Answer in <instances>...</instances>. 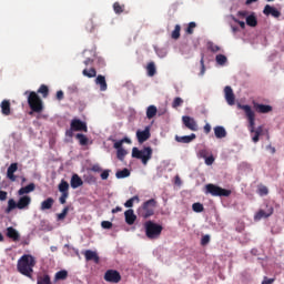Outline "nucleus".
Instances as JSON below:
<instances>
[{
	"mask_svg": "<svg viewBox=\"0 0 284 284\" xmlns=\"http://www.w3.org/2000/svg\"><path fill=\"white\" fill-rule=\"evenodd\" d=\"M239 108H240V110H243L246 114V118L248 120V132H251V134H254L252 136L253 143H258V141L261 139V134H263V128L258 126L255 130L254 125H255V121H256V114L252 110V106H250L248 104H239Z\"/></svg>",
	"mask_w": 284,
	"mask_h": 284,
	"instance_id": "nucleus-1",
	"label": "nucleus"
},
{
	"mask_svg": "<svg viewBox=\"0 0 284 284\" xmlns=\"http://www.w3.org/2000/svg\"><path fill=\"white\" fill-rule=\"evenodd\" d=\"M34 265H37V262L32 255H22L18 261V272L28 278H32Z\"/></svg>",
	"mask_w": 284,
	"mask_h": 284,
	"instance_id": "nucleus-2",
	"label": "nucleus"
},
{
	"mask_svg": "<svg viewBox=\"0 0 284 284\" xmlns=\"http://www.w3.org/2000/svg\"><path fill=\"white\" fill-rule=\"evenodd\" d=\"M30 203H32V197L30 195H22L18 202L14 201V199H10L8 201V206L6 209V213L10 214L12 210H28L30 207Z\"/></svg>",
	"mask_w": 284,
	"mask_h": 284,
	"instance_id": "nucleus-3",
	"label": "nucleus"
},
{
	"mask_svg": "<svg viewBox=\"0 0 284 284\" xmlns=\"http://www.w3.org/2000/svg\"><path fill=\"white\" fill-rule=\"evenodd\" d=\"M24 94H29L27 101L30 110L41 114L43 112V100H41L39 94L34 91H26Z\"/></svg>",
	"mask_w": 284,
	"mask_h": 284,
	"instance_id": "nucleus-4",
	"label": "nucleus"
},
{
	"mask_svg": "<svg viewBox=\"0 0 284 284\" xmlns=\"http://www.w3.org/2000/svg\"><path fill=\"white\" fill-rule=\"evenodd\" d=\"M152 154L153 150L151 146H144L142 150H139L136 146L132 149V158L142 161V165H148L152 160Z\"/></svg>",
	"mask_w": 284,
	"mask_h": 284,
	"instance_id": "nucleus-5",
	"label": "nucleus"
},
{
	"mask_svg": "<svg viewBox=\"0 0 284 284\" xmlns=\"http://www.w3.org/2000/svg\"><path fill=\"white\" fill-rule=\"evenodd\" d=\"M154 210H156V200L151 199L142 204L138 214L141 219H150V216H154Z\"/></svg>",
	"mask_w": 284,
	"mask_h": 284,
	"instance_id": "nucleus-6",
	"label": "nucleus"
},
{
	"mask_svg": "<svg viewBox=\"0 0 284 284\" xmlns=\"http://www.w3.org/2000/svg\"><path fill=\"white\" fill-rule=\"evenodd\" d=\"M144 230H145L146 236L152 241L161 236V232H163V226L152 221H148L144 224Z\"/></svg>",
	"mask_w": 284,
	"mask_h": 284,
	"instance_id": "nucleus-7",
	"label": "nucleus"
},
{
	"mask_svg": "<svg viewBox=\"0 0 284 284\" xmlns=\"http://www.w3.org/2000/svg\"><path fill=\"white\" fill-rule=\"evenodd\" d=\"M206 194H211V196H231L232 190L223 189L215 184H206L205 185Z\"/></svg>",
	"mask_w": 284,
	"mask_h": 284,
	"instance_id": "nucleus-8",
	"label": "nucleus"
},
{
	"mask_svg": "<svg viewBox=\"0 0 284 284\" xmlns=\"http://www.w3.org/2000/svg\"><path fill=\"white\" fill-rule=\"evenodd\" d=\"M104 281H106V283H121V273H119V271L116 270H108L104 273Z\"/></svg>",
	"mask_w": 284,
	"mask_h": 284,
	"instance_id": "nucleus-9",
	"label": "nucleus"
},
{
	"mask_svg": "<svg viewBox=\"0 0 284 284\" xmlns=\"http://www.w3.org/2000/svg\"><path fill=\"white\" fill-rule=\"evenodd\" d=\"M71 130L73 132H88V124L80 119H73L71 121Z\"/></svg>",
	"mask_w": 284,
	"mask_h": 284,
	"instance_id": "nucleus-10",
	"label": "nucleus"
},
{
	"mask_svg": "<svg viewBox=\"0 0 284 284\" xmlns=\"http://www.w3.org/2000/svg\"><path fill=\"white\" fill-rule=\"evenodd\" d=\"M183 124L187 130H191V132H196L199 130V124H196V120L194 118H190L189 115L182 116Z\"/></svg>",
	"mask_w": 284,
	"mask_h": 284,
	"instance_id": "nucleus-11",
	"label": "nucleus"
},
{
	"mask_svg": "<svg viewBox=\"0 0 284 284\" xmlns=\"http://www.w3.org/2000/svg\"><path fill=\"white\" fill-rule=\"evenodd\" d=\"M263 14H265L266 17H270L271 14V17H274V19H278L281 17V11L270 4H266L264 7Z\"/></svg>",
	"mask_w": 284,
	"mask_h": 284,
	"instance_id": "nucleus-12",
	"label": "nucleus"
},
{
	"mask_svg": "<svg viewBox=\"0 0 284 284\" xmlns=\"http://www.w3.org/2000/svg\"><path fill=\"white\" fill-rule=\"evenodd\" d=\"M274 214V207L267 209V211L260 210L254 215V221H261V219H270Z\"/></svg>",
	"mask_w": 284,
	"mask_h": 284,
	"instance_id": "nucleus-13",
	"label": "nucleus"
},
{
	"mask_svg": "<svg viewBox=\"0 0 284 284\" xmlns=\"http://www.w3.org/2000/svg\"><path fill=\"white\" fill-rule=\"evenodd\" d=\"M224 94L226 103H229V105H234L236 98L234 97V91L232 90V87H225Z\"/></svg>",
	"mask_w": 284,
	"mask_h": 284,
	"instance_id": "nucleus-14",
	"label": "nucleus"
},
{
	"mask_svg": "<svg viewBox=\"0 0 284 284\" xmlns=\"http://www.w3.org/2000/svg\"><path fill=\"white\" fill-rule=\"evenodd\" d=\"M7 237L11 239V241H13L14 243L21 240V235L19 234V231L12 226L7 227Z\"/></svg>",
	"mask_w": 284,
	"mask_h": 284,
	"instance_id": "nucleus-15",
	"label": "nucleus"
},
{
	"mask_svg": "<svg viewBox=\"0 0 284 284\" xmlns=\"http://www.w3.org/2000/svg\"><path fill=\"white\" fill-rule=\"evenodd\" d=\"M150 136H151V134H150L149 128H146L143 131H141V130L136 131V138H138L139 143H145V141H148V139H150Z\"/></svg>",
	"mask_w": 284,
	"mask_h": 284,
	"instance_id": "nucleus-16",
	"label": "nucleus"
},
{
	"mask_svg": "<svg viewBox=\"0 0 284 284\" xmlns=\"http://www.w3.org/2000/svg\"><path fill=\"white\" fill-rule=\"evenodd\" d=\"M125 223L128 225H134L136 223V215L134 214V210L129 209L124 212Z\"/></svg>",
	"mask_w": 284,
	"mask_h": 284,
	"instance_id": "nucleus-17",
	"label": "nucleus"
},
{
	"mask_svg": "<svg viewBox=\"0 0 284 284\" xmlns=\"http://www.w3.org/2000/svg\"><path fill=\"white\" fill-rule=\"evenodd\" d=\"M19 170L18 163H11L10 166L7 170V178L11 180L12 182L17 181V175H14V172Z\"/></svg>",
	"mask_w": 284,
	"mask_h": 284,
	"instance_id": "nucleus-18",
	"label": "nucleus"
},
{
	"mask_svg": "<svg viewBox=\"0 0 284 284\" xmlns=\"http://www.w3.org/2000/svg\"><path fill=\"white\" fill-rule=\"evenodd\" d=\"M1 108V114H3V116H10V114L12 113V109L10 106V100H3L0 104Z\"/></svg>",
	"mask_w": 284,
	"mask_h": 284,
	"instance_id": "nucleus-19",
	"label": "nucleus"
},
{
	"mask_svg": "<svg viewBox=\"0 0 284 284\" xmlns=\"http://www.w3.org/2000/svg\"><path fill=\"white\" fill-rule=\"evenodd\" d=\"M84 258L85 261H94L97 264H99L100 261L99 254L92 250H87L84 252Z\"/></svg>",
	"mask_w": 284,
	"mask_h": 284,
	"instance_id": "nucleus-20",
	"label": "nucleus"
},
{
	"mask_svg": "<svg viewBox=\"0 0 284 284\" xmlns=\"http://www.w3.org/2000/svg\"><path fill=\"white\" fill-rule=\"evenodd\" d=\"M70 185L73 190H77V187H81L83 185V180L79 174H73L70 181Z\"/></svg>",
	"mask_w": 284,
	"mask_h": 284,
	"instance_id": "nucleus-21",
	"label": "nucleus"
},
{
	"mask_svg": "<svg viewBox=\"0 0 284 284\" xmlns=\"http://www.w3.org/2000/svg\"><path fill=\"white\" fill-rule=\"evenodd\" d=\"M256 112H258L260 114H268V112H272V105L270 104H258L256 103L254 105Z\"/></svg>",
	"mask_w": 284,
	"mask_h": 284,
	"instance_id": "nucleus-22",
	"label": "nucleus"
},
{
	"mask_svg": "<svg viewBox=\"0 0 284 284\" xmlns=\"http://www.w3.org/2000/svg\"><path fill=\"white\" fill-rule=\"evenodd\" d=\"M196 139V134L192 133L191 135L175 136L178 143H192Z\"/></svg>",
	"mask_w": 284,
	"mask_h": 284,
	"instance_id": "nucleus-23",
	"label": "nucleus"
},
{
	"mask_svg": "<svg viewBox=\"0 0 284 284\" xmlns=\"http://www.w3.org/2000/svg\"><path fill=\"white\" fill-rule=\"evenodd\" d=\"M36 185L34 183H30L27 186H22L19 191H18V195L19 196H23L24 194H30V192H34L36 190Z\"/></svg>",
	"mask_w": 284,
	"mask_h": 284,
	"instance_id": "nucleus-24",
	"label": "nucleus"
},
{
	"mask_svg": "<svg viewBox=\"0 0 284 284\" xmlns=\"http://www.w3.org/2000/svg\"><path fill=\"white\" fill-rule=\"evenodd\" d=\"M53 205H54V199L48 197L47 200L41 202L40 210H42V212L45 210H52Z\"/></svg>",
	"mask_w": 284,
	"mask_h": 284,
	"instance_id": "nucleus-25",
	"label": "nucleus"
},
{
	"mask_svg": "<svg viewBox=\"0 0 284 284\" xmlns=\"http://www.w3.org/2000/svg\"><path fill=\"white\" fill-rule=\"evenodd\" d=\"M97 85H100L101 92H105L108 90V82H105V77L103 75H98L95 79Z\"/></svg>",
	"mask_w": 284,
	"mask_h": 284,
	"instance_id": "nucleus-26",
	"label": "nucleus"
},
{
	"mask_svg": "<svg viewBox=\"0 0 284 284\" xmlns=\"http://www.w3.org/2000/svg\"><path fill=\"white\" fill-rule=\"evenodd\" d=\"M59 192L61 194H70V184L65 180H61L60 184L58 185Z\"/></svg>",
	"mask_w": 284,
	"mask_h": 284,
	"instance_id": "nucleus-27",
	"label": "nucleus"
},
{
	"mask_svg": "<svg viewBox=\"0 0 284 284\" xmlns=\"http://www.w3.org/2000/svg\"><path fill=\"white\" fill-rule=\"evenodd\" d=\"M214 134L216 139H225V136H227V131H225V128L223 126H215Z\"/></svg>",
	"mask_w": 284,
	"mask_h": 284,
	"instance_id": "nucleus-28",
	"label": "nucleus"
},
{
	"mask_svg": "<svg viewBox=\"0 0 284 284\" xmlns=\"http://www.w3.org/2000/svg\"><path fill=\"white\" fill-rule=\"evenodd\" d=\"M246 26H250V28H256V26H258V20L256 19V14L252 13L246 17Z\"/></svg>",
	"mask_w": 284,
	"mask_h": 284,
	"instance_id": "nucleus-29",
	"label": "nucleus"
},
{
	"mask_svg": "<svg viewBox=\"0 0 284 284\" xmlns=\"http://www.w3.org/2000/svg\"><path fill=\"white\" fill-rule=\"evenodd\" d=\"M158 109L154 105H150L146 109V119H154L156 116Z\"/></svg>",
	"mask_w": 284,
	"mask_h": 284,
	"instance_id": "nucleus-30",
	"label": "nucleus"
},
{
	"mask_svg": "<svg viewBox=\"0 0 284 284\" xmlns=\"http://www.w3.org/2000/svg\"><path fill=\"white\" fill-rule=\"evenodd\" d=\"M38 94H42L43 99H48V94H50V89L45 84H41L38 89Z\"/></svg>",
	"mask_w": 284,
	"mask_h": 284,
	"instance_id": "nucleus-31",
	"label": "nucleus"
},
{
	"mask_svg": "<svg viewBox=\"0 0 284 284\" xmlns=\"http://www.w3.org/2000/svg\"><path fill=\"white\" fill-rule=\"evenodd\" d=\"M83 77H88V79H94L97 77V69L91 68L90 70L84 69L82 71Z\"/></svg>",
	"mask_w": 284,
	"mask_h": 284,
	"instance_id": "nucleus-32",
	"label": "nucleus"
},
{
	"mask_svg": "<svg viewBox=\"0 0 284 284\" xmlns=\"http://www.w3.org/2000/svg\"><path fill=\"white\" fill-rule=\"evenodd\" d=\"M113 10H114L115 14H122V12L125 11V4H121L119 2H114L113 3Z\"/></svg>",
	"mask_w": 284,
	"mask_h": 284,
	"instance_id": "nucleus-33",
	"label": "nucleus"
},
{
	"mask_svg": "<svg viewBox=\"0 0 284 284\" xmlns=\"http://www.w3.org/2000/svg\"><path fill=\"white\" fill-rule=\"evenodd\" d=\"M146 72H148L149 77H154V74H156V65L154 64V62H150L148 64Z\"/></svg>",
	"mask_w": 284,
	"mask_h": 284,
	"instance_id": "nucleus-34",
	"label": "nucleus"
},
{
	"mask_svg": "<svg viewBox=\"0 0 284 284\" xmlns=\"http://www.w3.org/2000/svg\"><path fill=\"white\" fill-rule=\"evenodd\" d=\"M115 176H116V179H128V176H130V170L123 169L121 171H118L115 173Z\"/></svg>",
	"mask_w": 284,
	"mask_h": 284,
	"instance_id": "nucleus-35",
	"label": "nucleus"
},
{
	"mask_svg": "<svg viewBox=\"0 0 284 284\" xmlns=\"http://www.w3.org/2000/svg\"><path fill=\"white\" fill-rule=\"evenodd\" d=\"M215 61L217 65H225L227 63V57L223 55V54H217L215 57Z\"/></svg>",
	"mask_w": 284,
	"mask_h": 284,
	"instance_id": "nucleus-36",
	"label": "nucleus"
},
{
	"mask_svg": "<svg viewBox=\"0 0 284 284\" xmlns=\"http://www.w3.org/2000/svg\"><path fill=\"white\" fill-rule=\"evenodd\" d=\"M134 201H136V203H139V201H140L139 195H134L133 197L129 199L124 203V207H134Z\"/></svg>",
	"mask_w": 284,
	"mask_h": 284,
	"instance_id": "nucleus-37",
	"label": "nucleus"
},
{
	"mask_svg": "<svg viewBox=\"0 0 284 284\" xmlns=\"http://www.w3.org/2000/svg\"><path fill=\"white\" fill-rule=\"evenodd\" d=\"M68 212H70V206H64L61 213L57 215L58 221H63L68 216Z\"/></svg>",
	"mask_w": 284,
	"mask_h": 284,
	"instance_id": "nucleus-38",
	"label": "nucleus"
},
{
	"mask_svg": "<svg viewBox=\"0 0 284 284\" xmlns=\"http://www.w3.org/2000/svg\"><path fill=\"white\" fill-rule=\"evenodd\" d=\"M125 156H128V151L125 149L116 151V159H119V161H125Z\"/></svg>",
	"mask_w": 284,
	"mask_h": 284,
	"instance_id": "nucleus-39",
	"label": "nucleus"
},
{
	"mask_svg": "<svg viewBox=\"0 0 284 284\" xmlns=\"http://www.w3.org/2000/svg\"><path fill=\"white\" fill-rule=\"evenodd\" d=\"M68 278V271H59L55 273V281H65Z\"/></svg>",
	"mask_w": 284,
	"mask_h": 284,
	"instance_id": "nucleus-40",
	"label": "nucleus"
},
{
	"mask_svg": "<svg viewBox=\"0 0 284 284\" xmlns=\"http://www.w3.org/2000/svg\"><path fill=\"white\" fill-rule=\"evenodd\" d=\"M75 139L79 140L80 145H87L88 144V136H85L82 133H78L75 135Z\"/></svg>",
	"mask_w": 284,
	"mask_h": 284,
	"instance_id": "nucleus-41",
	"label": "nucleus"
},
{
	"mask_svg": "<svg viewBox=\"0 0 284 284\" xmlns=\"http://www.w3.org/2000/svg\"><path fill=\"white\" fill-rule=\"evenodd\" d=\"M172 39H180L181 37V26L176 24L174 30L172 31V34H171Z\"/></svg>",
	"mask_w": 284,
	"mask_h": 284,
	"instance_id": "nucleus-42",
	"label": "nucleus"
},
{
	"mask_svg": "<svg viewBox=\"0 0 284 284\" xmlns=\"http://www.w3.org/2000/svg\"><path fill=\"white\" fill-rule=\"evenodd\" d=\"M38 284H52V282L50 281V275H43L38 277Z\"/></svg>",
	"mask_w": 284,
	"mask_h": 284,
	"instance_id": "nucleus-43",
	"label": "nucleus"
},
{
	"mask_svg": "<svg viewBox=\"0 0 284 284\" xmlns=\"http://www.w3.org/2000/svg\"><path fill=\"white\" fill-rule=\"evenodd\" d=\"M200 64H201L200 77H203V74H205V54L204 53L201 54Z\"/></svg>",
	"mask_w": 284,
	"mask_h": 284,
	"instance_id": "nucleus-44",
	"label": "nucleus"
},
{
	"mask_svg": "<svg viewBox=\"0 0 284 284\" xmlns=\"http://www.w3.org/2000/svg\"><path fill=\"white\" fill-rule=\"evenodd\" d=\"M192 210L193 212L201 213L203 212V210H205V207L203 206L202 203L196 202V203H193Z\"/></svg>",
	"mask_w": 284,
	"mask_h": 284,
	"instance_id": "nucleus-45",
	"label": "nucleus"
},
{
	"mask_svg": "<svg viewBox=\"0 0 284 284\" xmlns=\"http://www.w3.org/2000/svg\"><path fill=\"white\" fill-rule=\"evenodd\" d=\"M183 105V100L181 98H175L172 102V108L176 110V108H181Z\"/></svg>",
	"mask_w": 284,
	"mask_h": 284,
	"instance_id": "nucleus-46",
	"label": "nucleus"
},
{
	"mask_svg": "<svg viewBox=\"0 0 284 284\" xmlns=\"http://www.w3.org/2000/svg\"><path fill=\"white\" fill-rule=\"evenodd\" d=\"M257 194H260V196H267V194H270V190L267 189V186H260L257 190Z\"/></svg>",
	"mask_w": 284,
	"mask_h": 284,
	"instance_id": "nucleus-47",
	"label": "nucleus"
},
{
	"mask_svg": "<svg viewBox=\"0 0 284 284\" xmlns=\"http://www.w3.org/2000/svg\"><path fill=\"white\" fill-rule=\"evenodd\" d=\"M197 156H200V159H207V156H210V151H207V149H202L199 151Z\"/></svg>",
	"mask_w": 284,
	"mask_h": 284,
	"instance_id": "nucleus-48",
	"label": "nucleus"
},
{
	"mask_svg": "<svg viewBox=\"0 0 284 284\" xmlns=\"http://www.w3.org/2000/svg\"><path fill=\"white\" fill-rule=\"evenodd\" d=\"M194 28H196V22H190L186 28V34H194Z\"/></svg>",
	"mask_w": 284,
	"mask_h": 284,
	"instance_id": "nucleus-49",
	"label": "nucleus"
},
{
	"mask_svg": "<svg viewBox=\"0 0 284 284\" xmlns=\"http://www.w3.org/2000/svg\"><path fill=\"white\" fill-rule=\"evenodd\" d=\"M68 196H70V193H61V196L59 197V202L61 205H65Z\"/></svg>",
	"mask_w": 284,
	"mask_h": 284,
	"instance_id": "nucleus-50",
	"label": "nucleus"
},
{
	"mask_svg": "<svg viewBox=\"0 0 284 284\" xmlns=\"http://www.w3.org/2000/svg\"><path fill=\"white\" fill-rule=\"evenodd\" d=\"M209 50L211 52H219L221 50V47L214 44V42H209Z\"/></svg>",
	"mask_w": 284,
	"mask_h": 284,
	"instance_id": "nucleus-51",
	"label": "nucleus"
},
{
	"mask_svg": "<svg viewBox=\"0 0 284 284\" xmlns=\"http://www.w3.org/2000/svg\"><path fill=\"white\" fill-rule=\"evenodd\" d=\"M94 21H92V20H89L88 22H87V26H85V29L88 30V32H94Z\"/></svg>",
	"mask_w": 284,
	"mask_h": 284,
	"instance_id": "nucleus-52",
	"label": "nucleus"
},
{
	"mask_svg": "<svg viewBox=\"0 0 284 284\" xmlns=\"http://www.w3.org/2000/svg\"><path fill=\"white\" fill-rule=\"evenodd\" d=\"M101 227H103V230H112V222H110V221H102L101 222Z\"/></svg>",
	"mask_w": 284,
	"mask_h": 284,
	"instance_id": "nucleus-53",
	"label": "nucleus"
},
{
	"mask_svg": "<svg viewBox=\"0 0 284 284\" xmlns=\"http://www.w3.org/2000/svg\"><path fill=\"white\" fill-rule=\"evenodd\" d=\"M100 176L102 181H108V179H110V170H104Z\"/></svg>",
	"mask_w": 284,
	"mask_h": 284,
	"instance_id": "nucleus-54",
	"label": "nucleus"
},
{
	"mask_svg": "<svg viewBox=\"0 0 284 284\" xmlns=\"http://www.w3.org/2000/svg\"><path fill=\"white\" fill-rule=\"evenodd\" d=\"M205 159V165H213L214 164V155H210L204 158Z\"/></svg>",
	"mask_w": 284,
	"mask_h": 284,
	"instance_id": "nucleus-55",
	"label": "nucleus"
},
{
	"mask_svg": "<svg viewBox=\"0 0 284 284\" xmlns=\"http://www.w3.org/2000/svg\"><path fill=\"white\" fill-rule=\"evenodd\" d=\"M114 150L119 151V150H123V141H118L113 144Z\"/></svg>",
	"mask_w": 284,
	"mask_h": 284,
	"instance_id": "nucleus-56",
	"label": "nucleus"
},
{
	"mask_svg": "<svg viewBox=\"0 0 284 284\" xmlns=\"http://www.w3.org/2000/svg\"><path fill=\"white\" fill-rule=\"evenodd\" d=\"M210 243V235H204L201 239V245H207Z\"/></svg>",
	"mask_w": 284,
	"mask_h": 284,
	"instance_id": "nucleus-57",
	"label": "nucleus"
},
{
	"mask_svg": "<svg viewBox=\"0 0 284 284\" xmlns=\"http://www.w3.org/2000/svg\"><path fill=\"white\" fill-rule=\"evenodd\" d=\"M55 98L58 101H63L64 99V93L62 90L58 91L57 94H55Z\"/></svg>",
	"mask_w": 284,
	"mask_h": 284,
	"instance_id": "nucleus-58",
	"label": "nucleus"
},
{
	"mask_svg": "<svg viewBox=\"0 0 284 284\" xmlns=\"http://www.w3.org/2000/svg\"><path fill=\"white\" fill-rule=\"evenodd\" d=\"M8 200V192L0 191V201H7Z\"/></svg>",
	"mask_w": 284,
	"mask_h": 284,
	"instance_id": "nucleus-59",
	"label": "nucleus"
},
{
	"mask_svg": "<svg viewBox=\"0 0 284 284\" xmlns=\"http://www.w3.org/2000/svg\"><path fill=\"white\" fill-rule=\"evenodd\" d=\"M91 171H92V172H103V169H101V165L94 164V165L91 168Z\"/></svg>",
	"mask_w": 284,
	"mask_h": 284,
	"instance_id": "nucleus-60",
	"label": "nucleus"
},
{
	"mask_svg": "<svg viewBox=\"0 0 284 284\" xmlns=\"http://www.w3.org/2000/svg\"><path fill=\"white\" fill-rule=\"evenodd\" d=\"M235 21V23H239L240 28H242V30H245V23L236 18L233 19Z\"/></svg>",
	"mask_w": 284,
	"mask_h": 284,
	"instance_id": "nucleus-61",
	"label": "nucleus"
},
{
	"mask_svg": "<svg viewBox=\"0 0 284 284\" xmlns=\"http://www.w3.org/2000/svg\"><path fill=\"white\" fill-rule=\"evenodd\" d=\"M272 283H274V278L264 277V280L262 281V284H272Z\"/></svg>",
	"mask_w": 284,
	"mask_h": 284,
	"instance_id": "nucleus-62",
	"label": "nucleus"
},
{
	"mask_svg": "<svg viewBox=\"0 0 284 284\" xmlns=\"http://www.w3.org/2000/svg\"><path fill=\"white\" fill-rule=\"evenodd\" d=\"M204 132H205V134H210V132H212V126L210 124H205Z\"/></svg>",
	"mask_w": 284,
	"mask_h": 284,
	"instance_id": "nucleus-63",
	"label": "nucleus"
},
{
	"mask_svg": "<svg viewBox=\"0 0 284 284\" xmlns=\"http://www.w3.org/2000/svg\"><path fill=\"white\" fill-rule=\"evenodd\" d=\"M237 17H242V19H245V17H247V11H239Z\"/></svg>",
	"mask_w": 284,
	"mask_h": 284,
	"instance_id": "nucleus-64",
	"label": "nucleus"
}]
</instances>
